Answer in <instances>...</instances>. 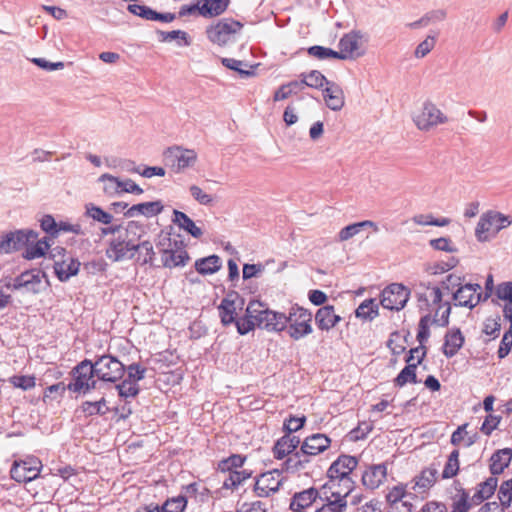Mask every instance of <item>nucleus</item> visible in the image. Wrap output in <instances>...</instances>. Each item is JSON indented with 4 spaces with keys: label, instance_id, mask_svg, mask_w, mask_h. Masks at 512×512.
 <instances>
[{
    "label": "nucleus",
    "instance_id": "f257e3e1",
    "mask_svg": "<svg viewBox=\"0 0 512 512\" xmlns=\"http://www.w3.org/2000/svg\"><path fill=\"white\" fill-rule=\"evenodd\" d=\"M38 232L32 229H20L9 232L0 238V251L10 253L25 248L23 257L33 260L43 257L50 248V238L38 239Z\"/></svg>",
    "mask_w": 512,
    "mask_h": 512
},
{
    "label": "nucleus",
    "instance_id": "f03ea898",
    "mask_svg": "<svg viewBox=\"0 0 512 512\" xmlns=\"http://www.w3.org/2000/svg\"><path fill=\"white\" fill-rule=\"evenodd\" d=\"M358 460L351 455L339 456L329 467L327 471L328 487L342 486V493L336 492L338 500L334 501L335 505L340 507L347 506L346 498L354 490V481L351 478L352 472L356 469Z\"/></svg>",
    "mask_w": 512,
    "mask_h": 512
},
{
    "label": "nucleus",
    "instance_id": "7ed1b4c3",
    "mask_svg": "<svg viewBox=\"0 0 512 512\" xmlns=\"http://www.w3.org/2000/svg\"><path fill=\"white\" fill-rule=\"evenodd\" d=\"M248 313L256 320L257 327L269 332H281L287 327L285 313L271 310L260 301H250L248 303Z\"/></svg>",
    "mask_w": 512,
    "mask_h": 512
},
{
    "label": "nucleus",
    "instance_id": "20e7f679",
    "mask_svg": "<svg viewBox=\"0 0 512 512\" xmlns=\"http://www.w3.org/2000/svg\"><path fill=\"white\" fill-rule=\"evenodd\" d=\"M511 224L510 216L495 210H489L480 216L475 228V236L479 242H487Z\"/></svg>",
    "mask_w": 512,
    "mask_h": 512
},
{
    "label": "nucleus",
    "instance_id": "39448f33",
    "mask_svg": "<svg viewBox=\"0 0 512 512\" xmlns=\"http://www.w3.org/2000/svg\"><path fill=\"white\" fill-rule=\"evenodd\" d=\"M144 232L143 227L135 221H130L126 227V238L118 237L109 242L106 249V256L113 262H120L125 259H132L135 255V243L132 238H128L129 234L137 235V232Z\"/></svg>",
    "mask_w": 512,
    "mask_h": 512
},
{
    "label": "nucleus",
    "instance_id": "423d86ee",
    "mask_svg": "<svg viewBox=\"0 0 512 512\" xmlns=\"http://www.w3.org/2000/svg\"><path fill=\"white\" fill-rule=\"evenodd\" d=\"M72 380L67 385V389L74 393L87 394L91 390L98 388V378L94 373L92 360L84 359L79 362L71 371Z\"/></svg>",
    "mask_w": 512,
    "mask_h": 512
},
{
    "label": "nucleus",
    "instance_id": "0eeeda50",
    "mask_svg": "<svg viewBox=\"0 0 512 512\" xmlns=\"http://www.w3.org/2000/svg\"><path fill=\"white\" fill-rule=\"evenodd\" d=\"M287 319L288 335L293 340H300L312 333V314L309 310L295 304L289 308Z\"/></svg>",
    "mask_w": 512,
    "mask_h": 512
},
{
    "label": "nucleus",
    "instance_id": "6e6552de",
    "mask_svg": "<svg viewBox=\"0 0 512 512\" xmlns=\"http://www.w3.org/2000/svg\"><path fill=\"white\" fill-rule=\"evenodd\" d=\"M96 378L102 382L116 383L122 380L126 366L117 357L104 354L92 361Z\"/></svg>",
    "mask_w": 512,
    "mask_h": 512
},
{
    "label": "nucleus",
    "instance_id": "1a4fd4ad",
    "mask_svg": "<svg viewBox=\"0 0 512 512\" xmlns=\"http://www.w3.org/2000/svg\"><path fill=\"white\" fill-rule=\"evenodd\" d=\"M448 121V117L431 101L424 102L422 109L413 116L414 124L423 132H428Z\"/></svg>",
    "mask_w": 512,
    "mask_h": 512
},
{
    "label": "nucleus",
    "instance_id": "9d476101",
    "mask_svg": "<svg viewBox=\"0 0 512 512\" xmlns=\"http://www.w3.org/2000/svg\"><path fill=\"white\" fill-rule=\"evenodd\" d=\"M426 356L425 346H418L410 349L409 356L406 359L408 363L394 379V385L397 387H403L407 383H418L416 369L419 364L422 363Z\"/></svg>",
    "mask_w": 512,
    "mask_h": 512
},
{
    "label": "nucleus",
    "instance_id": "9b49d317",
    "mask_svg": "<svg viewBox=\"0 0 512 512\" xmlns=\"http://www.w3.org/2000/svg\"><path fill=\"white\" fill-rule=\"evenodd\" d=\"M243 25L232 18H223L207 28L208 39L218 45H225L242 29Z\"/></svg>",
    "mask_w": 512,
    "mask_h": 512
},
{
    "label": "nucleus",
    "instance_id": "f8f14e48",
    "mask_svg": "<svg viewBox=\"0 0 512 512\" xmlns=\"http://www.w3.org/2000/svg\"><path fill=\"white\" fill-rule=\"evenodd\" d=\"M165 161L173 168L175 172H181L194 166L198 155L195 150L187 149L182 146H172L164 151Z\"/></svg>",
    "mask_w": 512,
    "mask_h": 512
},
{
    "label": "nucleus",
    "instance_id": "ddd939ff",
    "mask_svg": "<svg viewBox=\"0 0 512 512\" xmlns=\"http://www.w3.org/2000/svg\"><path fill=\"white\" fill-rule=\"evenodd\" d=\"M41 468V461L37 457L29 456L14 462L10 470L11 478L17 482H31L39 476Z\"/></svg>",
    "mask_w": 512,
    "mask_h": 512
},
{
    "label": "nucleus",
    "instance_id": "4468645a",
    "mask_svg": "<svg viewBox=\"0 0 512 512\" xmlns=\"http://www.w3.org/2000/svg\"><path fill=\"white\" fill-rule=\"evenodd\" d=\"M410 291L402 284L393 283L381 293L380 304L388 310L403 309L409 299Z\"/></svg>",
    "mask_w": 512,
    "mask_h": 512
},
{
    "label": "nucleus",
    "instance_id": "2eb2a0df",
    "mask_svg": "<svg viewBox=\"0 0 512 512\" xmlns=\"http://www.w3.org/2000/svg\"><path fill=\"white\" fill-rule=\"evenodd\" d=\"M44 277L39 270L24 271L13 279L11 287L14 290L38 294L45 289L47 281H43Z\"/></svg>",
    "mask_w": 512,
    "mask_h": 512
},
{
    "label": "nucleus",
    "instance_id": "dca6fc26",
    "mask_svg": "<svg viewBox=\"0 0 512 512\" xmlns=\"http://www.w3.org/2000/svg\"><path fill=\"white\" fill-rule=\"evenodd\" d=\"M284 479L280 469L264 472L256 478L254 491L258 497H269L279 490Z\"/></svg>",
    "mask_w": 512,
    "mask_h": 512
},
{
    "label": "nucleus",
    "instance_id": "f3484780",
    "mask_svg": "<svg viewBox=\"0 0 512 512\" xmlns=\"http://www.w3.org/2000/svg\"><path fill=\"white\" fill-rule=\"evenodd\" d=\"M165 242H168V247L161 250L163 266L167 268L184 266L189 260L188 252L184 248L178 247V241L172 243L170 237H165L160 241L158 247L164 246Z\"/></svg>",
    "mask_w": 512,
    "mask_h": 512
},
{
    "label": "nucleus",
    "instance_id": "a211bd4d",
    "mask_svg": "<svg viewBox=\"0 0 512 512\" xmlns=\"http://www.w3.org/2000/svg\"><path fill=\"white\" fill-rule=\"evenodd\" d=\"M481 286L477 283H465L453 292V299L456 306L474 308L481 300Z\"/></svg>",
    "mask_w": 512,
    "mask_h": 512
},
{
    "label": "nucleus",
    "instance_id": "6ab92c4d",
    "mask_svg": "<svg viewBox=\"0 0 512 512\" xmlns=\"http://www.w3.org/2000/svg\"><path fill=\"white\" fill-rule=\"evenodd\" d=\"M363 34L360 31H351L345 34L339 41L338 59H354L363 54L360 51Z\"/></svg>",
    "mask_w": 512,
    "mask_h": 512
},
{
    "label": "nucleus",
    "instance_id": "aec40b11",
    "mask_svg": "<svg viewBox=\"0 0 512 512\" xmlns=\"http://www.w3.org/2000/svg\"><path fill=\"white\" fill-rule=\"evenodd\" d=\"M244 299L237 293H232L223 298L218 306L221 323L224 326L233 324L237 319V310H242Z\"/></svg>",
    "mask_w": 512,
    "mask_h": 512
},
{
    "label": "nucleus",
    "instance_id": "412c9836",
    "mask_svg": "<svg viewBox=\"0 0 512 512\" xmlns=\"http://www.w3.org/2000/svg\"><path fill=\"white\" fill-rule=\"evenodd\" d=\"M331 445V439L322 433L310 435L304 439L301 449L310 459L312 456L319 455L327 450Z\"/></svg>",
    "mask_w": 512,
    "mask_h": 512
},
{
    "label": "nucleus",
    "instance_id": "4be33fe9",
    "mask_svg": "<svg viewBox=\"0 0 512 512\" xmlns=\"http://www.w3.org/2000/svg\"><path fill=\"white\" fill-rule=\"evenodd\" d=\"M437 476L438 471L436 468H425L409 482V487L415 493H426L435 484Z\"/></svg>",
    "mask_w": 512,
    "mask_h": 512
},
{
    "label": "nucleus",
    "instance_id": "5701e85b",
    "mask_svg": "<svg viewBox=\"0 0 512 512\" xmlns=\"http://www.w3.org/2000/svg\"><path fill=\"white\" fill-rule=\"evenodd\" d=\"M387 466L385 463L374 464L369 466L362 474V484L370 489L374 490L378 488L386 479Z\"/></svg>",
    "mask_w": 512,
    "mask_h": 512
},
{
    "label": "nucleus",
    "instance_id": "b1692460",
    "mask_svg": "<svg viewBox=\"0 0 512 512\" xmlns=\"http://www.w3.org/2000/svg\"><path fill=\"white\" fill-rule=\"evenodd\" d=\"M128 10L132 14L137 15L143 19L150 20V21H161V22L169 23V22H172L176 18V15L174 13H170V12L159 13L145 5L130 4L128 6Z\"/></svg>",
    "mask_w": 512,
    "mask_h": 512
},
{
    "label": "nucleus",
    "instance_id": "393cba45",
    "mask_svg": "<svg viewBox=\"0 0 512 512\" xmlns=\"http://www.w3.org/2000/svg\"><path fill=\"white\" fill-rule=\"evenodd\" d=\"M323 98L327 107L339 111L344 107L345 97L342 88L335 82L328 83L323 89Z\"/></svg>",
    "mask_w": 512,
    "mask_h": 512
},
{
    "label": "nucleus",
    "instance_id": "a878e982",
    "mask_svg": "<svg viewBox=\"0 0 512 512\" xmlns=\"http://www.w3.org/2000/svg\"><path fill=\"white\" fill-rule=\"evenodd\" d=\"M284 462L281 465L280 471L282 473L288 472V473H299L305 471L309 464L310 459L308 456L303 453L302 449L295 451L294 453L290 454L286 458H284Z\"/></svg>",
    "mask_w": 512,
    "mask_h": 512
},
{
    "label": "nucleus",
    "instance_id": "bb28decb",
    "mask_svg": "<svg viewBox=\"0 0 512 512\" xmlns=\"http://www.w3.org/2000/svg\"><path fill=\"white\" fill-rule=\"evenodd\" d=\"M163 208V204L160 200L143 202L128 208L124 215L128 218H132L137 215H143L147 218H151L159 215L163 211Z\"/></svg>",
    "mask_w": 512,
    "mask_h": 512
},
{
    "label": "nucleus",
    "instance_id": "cd10ccee",
    "mask_svg": "<svg viewBox=\"0 0 512 512\" xmlns=\"http://www.w3.org/2000/svg\"><path fill=\"white\" fill-rule=\"evenodd\" d=\"M409 488V483H398L397 485L388 489L385 498L391 509H399V503L403 500V498H417L415 493L408 491Z\"/></svg>",
    "mask_w": 512,
    "mask_h": 512
},
{
    "label": "nucleus",
    "instance_id": "c85d7f7f",
    "mask_svg": "<svg viewBox=\"0 0 512 512\" xmlns=\"http://www.w3.org/2000/svg\"><path fill=\"white\" fill-rule=\"evenodd\" d=\"M341 317L335 314L332 305H325L319 308L315 315V322L320 330L328 331L340 322Z\"/></svg>",
    "mask_w": 512,
    "mask_h": 512
},
{
    "label": "nucleus",
    "instance_id": "c756f323",
    "mask_svg": "<svg viewBox=\"0 0 512 512\" xmlns=\"http://www.w3.org/2000/svg\"><path fill=\"white\" fill-rule=\"evenodd\" d=\"M79 268L80 262L73 257H67L61 261L54 262L55 274L62 282L69 280L72 276H75L78 273Z\"/></svg>",
    "mask_w": 512,
    "mask_h": 512
},
{
    "label": "nucleus",
    "instance_id": "7c9ffc66",
    "mask_svg": "<svg viewBox=\"0 0 512 512\" xmlns=\"http://www.w3.org/2000/svg\"><path fill=\"white\" fill-rule=\"evenodd\" d=\"M512 458V449L504 448L494 452L490 458L489 470L494 476L500 475L509 466Z\"/></svg>",
    "mask_w": 512,
    "mask_h": 512
},
{
    "label": "nucleus",
    "instance_id": "2f4dec72",
    "mask_svg": "<svg viewBox=\"0 0 512 512\" xmlns=\"http://www.w3.org/2000/svg\"><path fill=\"white\" fill-rule=\"evenodd\" d=\"M464 344V336L460 329H451L445 335V341L443 344V354L447 358L454 357Z\"/></svg>",
    "mask_w": 512,
    "mask_h": 512
},
{
    "label": "nucleus",
    "instance_id": "473e14b6",
    "mask_svg": "<svg viewBox=\"0 0 512 512\" xmlns=\"http://www.w3.org/2000/svg\"><path fill=\"white\" fill-rule=\"evenodd\" d=\"M172 222L194 238H200L203 235L202 229L196 226L195 222L184 212L174 210Z\"/></svg>",
    "mask_w": 512,
    "mask_h": 512
},
{
    "label": "nucleus",
    "instance_id": "72a5a7b5",
    "mask_svg": "<svg viewBox=\"0 0 512 512\" xmlns=\"http://www.w3.org/2000/svg\"><path fill=\"white\" fill-rule=\"evenodd\" d=\"M317 490L310 488L307 490H304L300 493H297L294 495L291 503H290V509L291 510H304L307 511L317 498Z\"/></svg>",
    "mask_w": 512,
    "mask_h": 512
},
{
    "label": "nucleus",
    "instance_id": "f704fd0d",
    "mask_svg": "<svg viewBox=\"0 0 512 512\" xmlns=\"http://www.w3.org/2000/svg\"><path fill=\"white\" fill-rule=\"evenodd\" d=\"M180 495L183 496L187 501L188 499H195L196 501L203 503L208 500L210 496V490L197 482H193L182 486Z\"/></svg>",
    "mask_w": 512,
    "mask_h": 512
},
{
    "label": "nucleus",
    "instance_id": "c9c22d12",
    "mask_svg": "<svg viewBox=\"0 0 512 512\" xmlns=\"http://www.w3.org/2000/svg\"><path fill=\"white\" fill-rule=\"evenodd\" d=\"M372 228L375 232L379 230L377 224L371 220H364L361 222L353 223L342 228L338 233V240L340 242L347 241L357 235L362 229Z\"/></svg>",
    "mask_w": 512,
    "mask_h": 512
},
{
    "label": "nucleus",
    "instance_id": "e433bc0d",
    "mask_svg": "<svg viewBox=\"0 0 512 512\" xmlns=\"http://www.w3.org/2000/svg\"><path fill=\"white\" fill-rule=\"evenodd\" d=\"M497 484L498 480L496 477H489L486 479V481L480 483L476 492L471 498L472 503L478 505L484 500L490 498L494 494L497 488Z\"/></svg>",
    "mask_w": 512,
    "mask_h": 512
},
{
    "label": "nucleus",
    "instance_id": "4c0bfd02",
    "mask_svg": "<svg viewBox=\"0 0 512 512\" xmlns=\"http://www.w3.org/2000/svg\"><path fill=\"white\" fill-rule=\"evenodd\" d=\"M194 266L199 274L210 275L216 273L221 268L222 262L219 256L210 255L208 257L197 259Z\"/></svg>",
    "mask_w": 512,
    "mask_h": 512
},
{
    "label": "nucleus",
    "instance_id": "58836bf2",
    "mask_svg": "<svg viewBox=\"0 0 512 512\" xmlns=\"http://www.w3.org/2000/svg\"><path fill=\"white\" fill-rule=\"evenodd\" d=\"M355 315L363 321H372L379 315V305L375 299H366L357 307Z\"/></svg>",
    "mask_w": 512,
    "mask_h": 512
},
{
    "label": "nucleus",
    "instance_id": "ea45409f",
    "mask_svg": "<svg viewBox=\"0 0 512 512\" xmlns=\"http://www.w3.org/2000/svg\"><path fill=\"white\" fill-rule=\"evenodd\" d=\"M201 15L214 17L222 14L228 7L229 0H202Z\"/></svg>",
    "mask_w": 512,
    "mask_h": 512
},
{
    "label": "nucleus",
    "instance_id": "a19ab883",
    "mask_svg": "<svg viewBox=\"0 0 512 512\" xmlns=\"http://www.w3.org/2000/svg\"><path fill=\"white\" fill-rule=\"evenodd\" d=\"M84 215L88 218H91L93 221H96L104 225L110 224L113 220L112 214L104 211L101 207L93 203L85 204Z\"/></svg>",
    "mask_w": 512,
    "mask_h": 512
},
{
    "label": "nucleus",
    "instance_id": "79ce46f5",
    "mask_svg": "<svg viewBox=\"0 0 512 512\" xmlns=\"http://www.w3.org/2000/svg\"><path fill=\"white\" fill-rule=\"evenodd\" d=\"M227 473L228 476L223 481V488L226 489L238 488L245 480L249 479L252 475V472L246 469L228 471Z\"/></svg>",
    "mask_w": 512,
    "mask_h": 512
},
{
    "label": "nucleus",
    "instance_id": "37998d69",
    "mask_svg": "<svg viewBox=\"0 0 512 512\" xmlns=\"http://www.w3.org/2000/svg\"><path fill=\"white\" fill-rule=\"evenodd\" d=\"M299 78H303V81L305 82V87L315 89H321L324 87V85L328 86V83L331 82L328 81L326 77L318 70H312L308 73H301L299 75Z\"/></svg>",
    "mask_w": 512,
    "mask_h": 512
},
{
    "label": "nucleus",
    "instance_id": "c03bdc74",
    "mask_svg": "<svg viewBox=\"0 0 512 512\" xmlns=\"http://www.w3.org/2000/svg\"><path fill=\"white\" fill-rule=\"evenodd\" d=\"M187 500L180 494L167 498L162 505H158L159 512H185Z\"/></svg>",
    "mask_w": 512,
    "mask_h": 512
},
{
    "label": "nucleus",
    "instance_id": "a18cd8bd",
    "mask_svg": "<svg viewBox=\"0 0 512 512\" xmlns=\"http://www.w3.org/2000/svg\"><path fill=\"white\" fill-rule=\"evenodd\" d=\"M98 182H102L103 191L107 195H119L121 188V179L111 174L105 173L98 178Z\"/></svg>",
    "mask_w": 512,
    "mask_h": 512
},
{
    "label": "nucleus",
    "instance_id": "49530a36",
    "mask_svg": "<svg viewBox=\"0 0 512 512\" xmlns=\"http://www.w3.org/2000/svg\"><path fill=\"white\" fill-rule=\"evenodd\" d=\"M106 404L104 397L95 402L85 401L81 405V410L86 416L105 415L108 412Z\"/></svg>",
    "mask_w": 512,
    "mask_h": 512
},
{
    "label": "nucleus",
    "instance_id": "de8ad7c7",
    "mask_svg": "<svg viewBox=\"0 0 512 512\" xmlns=\"http://www.w3.org/2000/svg\"><path fill=\"white\" fill-rule=\"evenodd\" d=\"M245 461V456L233 454L230 457L221 460L218 464V468L223 473L233 470H239L240 468L243 467Z\"/></svg>",
    "mask_w": 512,
    "mask_h": 512
},
{
    "label": "nucleus",
    "instance_id": "09e8293b",
    "mask_svg": "<svg viewBox=\"0 0 512 512\" xmlns=\"http://www.w3.org/2000/svg\"><path fill=\"white\" fill-rule=\"evenodd\" d=\"M469 493L460 488L458 494L453 498L452 511L451 512H469L472 506V501L469 502Z\"/></svg>",
    "mask_w": 512,
    "mask_h": 512
},
{
    "label": "nucleus",
    "instance_id": "8fccbe9b",
    "mask_svg": "<svg viewBox=\"0 0 512 512\" xmlns=\"http://www.w3.org/2000/svg\"><path fill=\"white\" fill-rule=\"evenodd\" d=\"M498 498L500 500L501 508L499 511L509 508L512 503V479L504 481L499 488Z\"/></svg>",
    "mask_w": 512,
    "mask_h": 512
},
{
    "label": "nucleus",
    "instance_id": "3c124183",
    "mask_svg": "<svg viewBox=\"0 0 512 512\" xmlns=\"http://www.w3.org/2000/svg\"><path fill=\"white\" fill-rule=\"evenodd\" d=\"M233 324H235L237 332L240 335H246L247 333L252 331L255 326H257L254 317L250 316V314L248 313V306L246 307L244 317L237 318Z\"/></svg>",
    "mask_w": 512,
    "mask_h": 512
},
{
    "label": "nucleus",
    "instance_id": "603ef678",
    "mask_svg": "<svg viewBox=\"0 0 512 512\" xmlns=\"http://www.w3.org/2000/svg\"><path fill=\"white\" fill-rule=\"evenodd\" d=\"M116 389L119 396L125 400L136 397L140 392V388L137 383H132L125 379L116 385Z\"/></svg>",
    "mask_w": 512,
    "mask_h": 512
},
{
    "label": "nucleus",
    "instance_id": "864d4df0",
    "mask_svg": "<svg viewBox=\"0 0 512 512\" xmlns=\"http://www.w3.org/2000/svg\"><path fill=\"white\" fill-rule=\"evenodd\" d=\"M134 252H139L140 256L143 255L142 264H153L155 252L150 241L145 240L137 244L135 243Z\"/></svg>",
    "mask_w": 512,
    "mask_h": 512
},
{
    "label": "nucleus",
    "instance_id": "5fc2aeb1",
    "mask_svg": "<svg viewBox=\"0 0 512 512\" xmlns=\"http://www.w3.org/2000/svg\"><path fill=\"white\" fill-rule=\"evenodd\" d=\"M189 193L192 198L203 206H210L214 203V197L211 194L206 193L198 185H191L189 187Z\"/></svg>",
    "mask_w": 512,
    "mask_h": 512
},
{
    "label": "nucleus",
    "instance_id": "6e6d98bb",
    "mask_svg": "<svg viewBox=\"0 0 512 512\" xmlns=\"http://www.w3.org/2000/svg\"><path fill=\"white\" fill-rule=\"evenodd\" d=\"M125 372H127L125 380L138 384L140 380L145 378L146 368L138 363H132L126 367Z\"/></svg>",
    "mask_w": 512,
    "mask_h": 512
},
{
    "label": "nucleus",
    "instance_id": "4d7b16f0",
    "mask_svg": "<svg viewBox=\"0 0 512 512\" xmlns=\"http://www.w3.org/2000/svg\"><path fill=\"white\" fill-rule=\"evenodd\" d=\"M294 453L290 445L283 436L279 438L273 446V455L278 460H283L290 454Z\"/></svg>",
    "mask_w": 512,
    "mask_h": 512
},
{
    "label": "nucleus",
    "instance_id": "13d9d810",
    "mask_svg": "<svg viewBox=\"0 0 512 512\" xmlns=\"http://www.w3.org/2000/svg\"><path fill=\"white\" fill-rule=\"evenodd\" d=\"M451 307L449 303L438 304V309L434 315L433 322L439 326L445 327L449 324Z\"/></svg>",
    "mask_w": 512,
    "mask_h": 512
},
{
    "label": "nucleus",
    "instance_id": "bf43d9fd",
    "mask_svg": "<svg viewBox=\"0 0 512 512\" xmlns=\"http://www.w3.org/2000/svg\"><path fill=\"white\" fill-rule=\"evenodd\" d=\"M431 323V317L429 314H426L421 317L418 324V333L417 340L420 343V346H424L423 343L427 341L430 336L429 326Z\"/></svg>",
    "mask_w": 512,
    "mask_h": 512
},
{
    "label": "nucleus",
    "instance_id": "052dcab7",
    "mask_svg": "<svg viewBox=\"0 0 512 512\" xmlns=\"http://www.w3.org/2000/svg\"><path fill=\"white\" fill-rule=\"evenodd\" d=\"M308 54L315 58H318V59H327V58L338 59L337 51H335L331 48H326V47L318 46V45L311 46L308 49Z\"/></svg>",
    "mask_w": 512,
    "mask_h": 512
},
{
    "label": "nucleus",
    "instance_id": "680f3d73",
    "mask_svg": "<svg viewBox=\"0 0 512 512\" xmlns=\"http://www.w3.org/2000/svg\"><path fill=\"white\" fill-rule=\"evenodd\" d=\"M435 36L428 35L415 49L414 55L416 58L425 57L435 46Z\"/></svg>",
    "mask_w": 512,
    "mask_h": 512
},
{
    "label": "nucleus",
    "instance_id": "e2e57ef3",
    "mask_svg": "<svg viewBox=\"0 0 512 512\" xmlns=\"http://www.w3.org/2000/svg\"><path fill=\"white\" fill-rule=\"evenodd\" d=\"M57 226L58 222H56L54 217L50 214L44 215L40 220L41 229L52 238L57 237Z\"/></svg>",
    "mask_w": 512,
    "mask_h": 512
},
{
    "label": "nucleus",
    "instance_id": "0e129e2a",
    "mask_svg": "<svg viewBox=\"0 0 512 512\" xmlns=\"http://www.w3.org/2000/svg\"><path fill=\"white\" fill-rule=\"evenodd\" d=\"M11 383L14 387L21 388L22 390H29L35 386V377L34 376H14L11 379Z\"/></svg>",
    "mask_w": 512,
    "mask_h": 512
},
{
    "label": "nucleus",
    "instance_id": "69168bd1",
    "mask_svg": "<svg viewBox=\"0 0 512 512\" xmlns=\"http://www.w3.org/2000/svg\"><path fill=\"white\" fill-rule=\"evenodd\" d=\"M465 283L464 277L452 273L442 281V286L448 291H453L454 289L457 290L459 286H464Z\"/></svg>",
    "mask_w": 512,
    "mask_h": 512
},
{
    "label": "nucleus",
    "instance_id": "338daca9",
    "mask_svg": "<svg viewBox=\"0 0 512 512\" xmlns=\"http://www.w3.org/2000/svg\"><path fill=\"white\" fill-rule=\"evenodd\" d=\"M305 422H306L305 416H301V417L290 416L288 419H286L284 421L283 427H284V430H286V432H297L304 426Z\"/></svg>",
    "mask_w": 512,
    "mask_h": 512
},
{
    "label": "nucleus",
    "instance_id": "774afa93",
    "mask_svg": "<svg viewBox=\"0 0 512 512\" xmlns=\"http://www.w3.org/2000/svg\"><path fill=\"white\" fill-rule=\"evenodd\" d=\"M496 295L499 299L512 304V282H503L497 286Z\"/></svg>",
    "mask_w": 512,
    "mask_h": 512
}]
</instances>
